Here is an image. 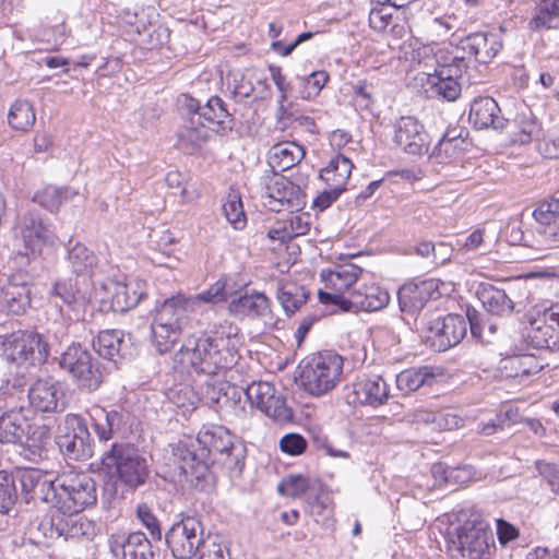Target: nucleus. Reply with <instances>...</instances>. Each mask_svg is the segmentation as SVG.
Masks as SVG:
<instances>
[{"mask_svg":"<svg viewBox=\"0 0 559 559\" xmlns=\"http://www.w3.org/2000/svg\"><path fill=\"white\" fill-rule=\"evenodd\" d=\"M236 358V353L227 347L224 338L202 335L187 340L176 354L175 361L197 373L215 376L231 368Z\"/></svg>","mask_w":559,"mask_h":559,"instance_id":"nucleus-1","label":"nucleus"},{"mask_svg":"<svg viewBox=\"0 0 559 559\" xmlns=\"http://www.w3.org/2000/svg\"><path fill=\"white\" fill-rule=\"evenodd\" d=\"M191 301L177 294L158 304L151 324L152 342L159 354L169 352L188 325Z\"/></svg>","mask_w":559,"mask_h":559,"instance_id":"nucleus-2","label":"nucleus"},{"mask_svg":"<svg viewBox=\"0 0 559 559\" xmlns=\"http://www.w3.org/2000/svg\"><path fill=\"white\" fill-rule=\"evenodd\" d=\"M344 359L333 350L318 352L305 357L298 365L300 386L313 396L324 395L341 382Z\"/></svg>","mask_w":559,"mask_h":559,"instance_id":"nucleus-3","label":"nucleus"},{"mask_svg":"<svg viewBox=\"0 0 559 559\" xmlns=\"http://www.w3.org/2000/svg\"><path fill=\"white\" fill-rule=\"evenodd\" d=\"M59 367L80 391L95 392L104 381L102 364L80 343L73 342L61 353Z\"/></svg>","mask_w":559,"mask_h":559,"instance_id":"nucleus-4","label":"nucleus"},{"mask_svg":"<svg viewBox=\"0 0 559 559\" xmlns=\"http://www.w3.org/2000/svg\"><path fill=\"white\" fill-rule=\"evenodd\" d=\"M102 463L114 469L117 480L132 490L144 485L150 475L146 459L130 443H114L104 452Z\"/></svg>","mask_w":559,"mask_h":559,"instance_id":"nucleus-5","label":"nucleus"},{"mask_svg":"<svg viewBox=\"0 0 559 559\" xmlns=\"http://www.w3.org/2000/svg\"><path fill=\"white\" fill-rule=\"evenodd\" d=\"M495 539L489 525L479 518L466 520L449 533V549L464 559H489Z\"/></svg>","mask_w":559,"mask_h":559,"instance_id":"nucleus-6","label":"nucleus"},{"mask_svg":"<svg viewBox=\"0 0 559 559\" xmlns=\"http://www.w3.org/2000/svg\"><path fill=\"white\" fill-rule=\"evenodd\" d=\"M0 356L11 364L43 365L49 356V345L36 332L17 330L0 335Z\"/></svg>","mask_w":559,"mask_h":559,"instance_id":"nucleus-7","label":"nucleus"},{"mask_svg":"<svg viewBox=\"0 0 559 559\" xmlns=\"http://www.w3.org/2000/svg\"><path fill=\"white\" fill-rule=\"evenodd\" d=\"M96 501V483L91 476L83 473L57 476V511L81 513Z\"/></svg>","mask_w":559,"mask_h":559,"instance_id":"nucleus-8","label":"nucleus"},{"mask_svg":"<svg viewBox=\"0 0 559 559\" xmlns=\"http://www.w3.org/2000/svg\"><path fill=\"white\" fill-rule=\"evenodd\" d=\"M261 198L270 211H300L306 204V194L301 186L295 185L274 170L261 177Z\"/></svg>","mask_w":559,"mask_h":559,"instance_id":"nucleus-9","label":"nucleus"},{"mask_svg":"<svg viewBox=\"0 0 559 559\" xmlns=\"http://www.w3.org/2000/svg\"><path fill=\"white\" fill-rule=\"evenodd\" d=\"M205 539L202 521L185 515L175 522L165 534V540L176 559L193 558Z\"/></svg>","mask_w":559,"mask_h":559,"instance_id":"nucleus-10","label":"nucleus"},{"mask_svg":"<svg viewBox=\"0 0 559 559\" xmlns=\"http://www.w3.org/2000/svg\"><path fill=\"white\" fill-rule=\"evenodd\" d=\"M389 293L377 284L361 285L348 293V296L321 295V302L333 305L342 311H379L388 306Z\"/></svg>","mask_w":559,"mask_h":559,"instance_id":"nucleus-11","label":"nucleus"},{"mask_svg":"<svg viewBox=\"0 0 559 559\" xmlns=\"http://www.w3.org/2000/svg\"><path fill=\"white\" fill-rule=\"evenodd\" d=\"M245 394L250 404L277 423H287L293 419V413L286 405L285 399L276 394L273 384L266 381L250 383Z\"/></svg>","mask_w":559,"mask_h":559,"instance_id":"nucleus-12","label":"nucleus"},{"mask_svg":"<svg viewBox=\"0 0 559 559\" xmlns=\"http://www.w3.org/2000/svg\"><path fill=\"white\" fill-rule=\"evenodd\" d=\"M17 254L29 259L41 251L47 241V229L39 213L28 211L24 213L13 228Z\"/></svg>","mask_w":559,"mask_h":559,"instance_id":"nucleus-13","label":"nucleus"},{"mask_svg":"<svg viewBox=\"0 0 559 559\" xmlns=\"http://www.w3.org/2000/svg\"><path fill=\"white\" fill-rule=\"evenodd\" d=\"M68 431L59 438L60 450L71 460L84 461L93 456V440L86 421L76 414L66 416Z\"/></svg>","mask_w":559,"mask_h":559,"instance_id":"nucleus-14","label":"nucleus"},{"mask_svg":"<svg viewBox=\"0 0 559 559\" xmlns=\"http://www.w3.org/2000/svg\"><path fill=\"white\" fill-rule=\"evenodd\" d=\"M29 405L35 413H62L68 405L63 384L53 379L36 380L28 389Z\"/></svg>","mask_w":559,"mask_h":559,"instance_id":"nucleus-15","label":"nucleus"},{"mask_svg":"<svg viewBox=\"0 0 559 559\" xmlns=\"http://www.w3.org/2000/svg\"><path fill=\"white\" fill-rule=\"evenodd\" d=\"M441 284L437 278L414 280L405 283L397 293L400 310L411 317L419 313L428 301L441 297Z\"/></svg>","mask_w":559,"mask_h":559,"instance_id":"nucleus-16","label":"nucleus"},{"mask_svg":"<svg viewBox=\"0 0 559 559\" xmlns=\"http://www.w3.org/2000/svg\"><path fill=\"white\" fill-rule=\"evenodd\" d=\"M110 552L116 559H154L152 542L140 532L118 530L108 537Z\"/></svg>","mask_w":559,"mask_h":559,"instance_id":"nucleus-17","label":"nucleus"},{"mask_svg":"<svg viewBox=\"0 0 559 559\" xmlns=\"http://www.w3.org/2000/svg\"><path fill=\"white\" fill-rule=\"evenodd\" d=\"M538 235L536 251L559 246V198L542 202L533 212Z\"/></svg>","mask_w":559,"mask_h":559,"instance_id":"nucleus-18","label":"nucleus"},{"mask_svg":"<svg viewBox=\"0 0 559 559\" xmlns=\"http://www.w3.org/2000/svg\"><path fill=\"white\" fill-rule=\"evenodd\" d=\"M93 429L99 441L107 442L115 437H127L133 426V416L130 412L120 409L106 411L96 407L91 415Z\"/></svg>","mask_w":559,"mask_h":559,"instance_id":"nucleus-19","label":"nucleus"},{"mask_svg":"<svg viewBox=\"0 0 559 559\" xmlns=\"http://www.w3.org/2000/svg\"><path fill=\"white\" fill-rule=\"evenodd\" d=\"M467 323L464 317L450 313L431 321L428 325L427 337L438 352H444L457 345L466 335Z\"/></svg>","mask_w":559,"mask_h":559,"instance_id":"nucleus-20","label":"nucleus"},{"mask_svg":"<svg viewBox=\"0 0 559 559\" xmlns=\"http://www.w3.org/2000/svg\"><path fill=\"white\" fill-rule=\"evenodd\" d=\"M31 305L29 276L19 271L8 276L0 287V307L9 314H22Z\"/></svg>","mask_w":559,"mask_h":559,"instance_id":"nucleus-21","label":"nucleus"},{"mask_svg":"<svg viewBox=\"0 0 559 559\" xmlns=\"http://www.w3.org/2000/svg\"><path fill=\"white\" fill-rule=\"evenodd\" d=\"M394 142L409 155H421L429 148V135L424 124L411 116L401 117L396 121Z\"/></svg>","mask_w":559,"mask_h":559,"instance_id":"nucleus-22","label":"nucleus"},{"mask_svg":"<svg viewBox=\"0 0 559 559\" xmlns=\"http://www.w3.org/2000/svg\"><path fill=\"white\" fill-rule=\"evenodd\" d=\"M390 397V386L381 376L361 378L352 383L347 394L348 403L377 408Z\"/></svg>","mask_w":559,"mask_h":559,"instance_id":"nucleus-23","label":"nucleus"},{"mask_svg":"<svg viewBox=\"0 0 559 559\" xmlns=\"http://www.w3.org/2000/svg\"><path fill=\"white\" fill-rule=\"evenodd\" d=\"M460 68H442L435 70L433 73L426 74L423 81L425 92L432 98L447 102L456 100L462 93V86L459 82Z\"/></svg>","mask_w":559,"mask_h":559,"instance_id":"nucleus-24","label":"nucleus"},{"mask_svg":"<svg viewBox=\"0 0 559 559\" xmlns=\"http://www.w3.org/2000/svg\"><path fill=\"white\" fill-rule=\"evenodd\" d=\"M103 288L112 294L110 302L112 311L120 313L134 308L147 296V284L139 278L128 283L110 282L103 285Z\"/></svg>","mask_w":559,"mask_h":559,"instance_id":"nucleus-25","label":"nucleus"},{"mask_svg":"<svg viewBox=\"0 0 559 559\" xmlns=\"http://www.w3.org/2000/svg\"><path fill=\"white\" fill-rule=\"evenodd\" d=\"M361 273L362 269L353 263L338 264L333 269L323 270L321 278L329 290H319V300L321 301V295L323 294L348 296V293L353 290L350 289L352 286Z\"/></svg>","mask_w":559,"mask_h":559,"instance_id":"nucleus-26","label":"nucleus"},{"mask_svg":"<svg viewBox=\"0 0 559 559\" xmlns=\"http://www.w3.org/2000/svg\"><path fill=\"white\" fill-rule=\"evenodd\" d=\"M464 52L479 63L490 62L502 48L499 35L488 32H477L462 38L459 44Z\"/></svg>","mask_w":559,"mask_h":559,"instance_id":"nucleus-27","label":"nucleus"},{"mask_svg":"<svg viewBox=\"0 0 559 559\" xmlns=\"http://www.w3.org/2000/svg\"><path fill=\"white\" fill-rule=\"evenodd\" d=\"M500 112L501 109L492 97H478L471 104L468 120L476 129L491 127L495 130H502L508 120Z\"/></svg>","mask_w":559,"mask_h":559,"instance_id":"nucleus-28","label":"nucleus"},{"mask_svg":"<svg viewBox=\"0 0 559 559\" xmlns=\"http://www.w3.org/2000/svg\"><path fill=\"white\" fill-rule=\"evenodd\" d=\"M204 451L198 454L193 444L180 442L174 451L175 463L188 481L203 480L209 474V466L204 460Z\"/></svg>","mask_w":559,"mask_h":559,"instance_id":"nucleus-29","label":"nucleus"},{"mask_svg":"<svg viewBox=\"0 0 559 559\" xmlns=\"http://www.w3.org/2000/svg\"><path fill=\"white\" fill-rule=\"evenodd\" d=\"M51 298L59 299L69 308L71 311L70 319L74 321L85 319L88 299L80 289L74 287L71 280L56 282L51 289Z\"/></svg>","mask_w":559,"mask_h":559,"instance_id":"nucleus-30","label":"nucleus"},{"mask_svg":"<svg viewBox=\"0 0 559 559\" xmlns=\"http://www.w3.org/2000/svg\"><path fill=\"white\" fill-rule=\"evenodd\" d=\"M197 441L202 445V451L209 454H230L234 449L229 430L219 425L203 426L198 432Z\"/></svg>","mask_w":559,"mask_h":559,"instance_id":"nucleus-31","label":"nucleus"},{"mask_svg":"<svg viewBox=\"0 0 559 559\" xmlns=\"http://www.w3.org/2000/svg\"><path fill=\"white\" fill-rule=\"evenodd\" d=\"M93 347L100 357L117 364L124 357V334L120 330L100 331L93 341Z\"/></svg>","mask_w":559,"mask_h":559,"instance_id":"nucleus-32","label":"nucleus"},{"mask_svg":"<svg viewBox=\"0 0 559 559\" xmlns=\"http://www.w3.org/2000/svg\"><path fill=\"white\" fill-rule=\"evenodd\" d=\"M200 117L215 126L217 133H226L234 128L233 114L227 108L226 103L218 96H212L202 106Z\"/></svg>","mask_w":559,"mask_h":559,"instance_id":"nucleus-33","label":"nucleus"},{"mask_svg":"<svg viewBox=\"0 0 559 559\" xmlns=\"http://www.w3.org/2000/svg\"><path fill=\"white\" fill-rule=\"evenodd\" d=\"M305 155L304 147L296 142L277 143L271 148L269 165L274 171L275 169L284 171L299 164Z\"/></svg>","mask_w":559,"mask_h":559,"instance_id":"nucleus-34","label":"nucleus"},{"mask_svg":"<svg viewBox=\"0 0 559 559\" xmlns=\"http://www.w3.org/2000/svg\"><path fill=\"white\" fill-rule=\"evenodd\" d=\"M66 260L71 273L78 276H92L98 269L96 254L82 242H76L69 248Z\"/></svg>","mask_w":559,"mask_h":559,"instance_id":"nucleus-35","label":"nucleus"},{"mask_svg":"<svg viewBox=\"0 0 559 559\" xmlns=\"http://www.w3.org/2000/svg\"><path fill=\"white\" fill-rule=\"evenodd\" d=\"M228 309L235 316L264 317L270 311V300L262 293L246 294L233 299L229 302Z\"/></svg>","mask_w":559,"mask_h":559,"instance_id":"nucleus-36","label":"nucleus"},{"mask_svg":"<svg viewBox=\"0 0 559 559\" xmlns=\"http://www.w3.org/2000/svg\"><path fill=\"white\" fill-rule=\"evenodd\" d=\"M28 423L19 411H10L0 416V442L8 444L22 443Z\"/></svg>","mask_w":559,"mask_h":559,"instance_id":"nucleus-37","label":"nucleus"},{"mask_svg":"<svg viewBox=\"0 0 559 559\" xmlns=\"http://www.w3.org/2000/svg\"><path fill=\"white\" fill-rule=\"evenodd\" d=\"M477 296L485 310L493 316H509L514 309V302L507 293L492 285L483 286Z\"/></svg>","mask_w":559,"mask_h":559,"instance_id":"nucleus-38","label":"nucleus"},{"mask_svg":"<svg viewBox=\"0 0 559 559\" xmlns=\"http://www.w3.org/2000/svg\"><path fill=\"white\" fill-rule=\"evenodd\" d=\"M353 167L354 165L349 158L342 154H337L323 169H321L320 178L328 187H334L344 191Z\"/></svg>","mask_w":559,"mask_h":559,"instance_id":"nucleus-39","label":"nucleus"},{"mask_svg":"<svg viewBox=\"0 0 559 559\" xmlns=\"http://www.w3.org/2000/svg\"><path fill=\"white\" fill-rule=\"evenodd\" d=\"M435 381L433 369L428 366L403 370L395 379L396 388L404 394L415 392L424 385L431 386Z\"/></svg>","mask_w":559,"mask_h":559,"instance_id":"nucleus-40","label":"nucleus"},{"mask_svg":"<svg viewBox=\"0 0 559 559\" xmlns=\"http://www.w3.org/2000/svg\"><path fill=\"white\" fill-rule=\"evenodd\" d=\"M447 131L444 135L432 148L429 157L437 163L444 164L455 159L462 152L466 150V141L460 134H452Z\"/></svg>","mask_w":559,"mask_h":559,"instance_id":"nucleus-41","label":"nucleus"},{"mask_svg":"<svg viewBox=\"0 0 559 559\" xmlns=\"http://www.w3.org/2000/svg\"><path fill=\"white\" fill-rule=\"evenodd\" d=\"M309 297V292L295 282H283L277 289V299L287 314L295 313Z\"/></svg>","mask_w":559,"mask_h":559,"instance_id":"nucleus-42","label":"nucleus"},{"mask_svg":"<svg viewBox=\"0 0 559 559\" xmlns=\"http://www.w3.org/2000/svg\"><path fill=\"white\" fill-rule=\"evenodd\" d=\"M533 29H549L559 26V0H540L530 21Z\"/></svg>","mask_w":559,"mask_h":559,"instance_id":"nucleus-43","label":"nucleus"},{"mask_svg":"<svg viewBox=\"0 0 559 559\" xmlns=\"http://www.w3.org/2000/svg\"><path fill=\"white\" fill-rule=\"evenodd\" d=\"M503 369L509 370L508 377L523 378L539 372L543 365L535 355L522 354L506 358Z\"/></svg>","mask_w":559,"mask_h":559,"instance_id":"nucleus-44","label":"nucleus"},{"mask_svg":"<svg viewBox=\"0 0 559 559\" xmlns=\"http://www.w3.org/2000/svg\"><path fill=\"white\" fill-rule=\"evenodd\" d=\"M59 514L56 510L49 518L32 523L28 528L29 539L34 544H49L60 538Z\"/></svg>","mask_w":559,"mask_h":559,"instance_id":"nucleus-45","label":"nucleus"},{"mask_svg":"<svg viewBox=\"0 0 559 559\" xmlns=\"http://www.w3.org/2000/svg\"><path fill=\"white\" fill-rule=\"evenodd\" d=\"M76 192L69 187L46 186L37 191L33 198L40 206L50 212L57 211L63 201L71 199Z\"/></svg>","mask_w":559,"mask_h":559,"instance_id":"nucleus-46","label":"nucleus"},{"mask_svg":"<svg viewBox=\"0 0 559 559\" xmlns=\"http://www.w3.org/2000/svg\"><path fill=\"white\" fill-rule=\"evenodd\" d=\"M523 336L535 348L549 347L550 344L558 342L557 334L546 323L537 324V316L528 317V325L525 326Z\"/></svg>","mask_w":559,"mask_h":559,"instance_id":"nucleus-47","label":"nucleus"},{"mask_svg":"<svg viewBox=\"0 0 559 559\" xmlns=\"http://www.w3.org/2000/svg\"><path fill=\"white\" fill-rule=\"evenodd\" d=\"M194 117L191 126H186L178 133V146L187 154H193L201 148L209 138V131L204 127H194Z\"/></svg>","mask_w":559,"mask_h":559,"instance_id":"nucleus-48","label":"nucleus"},{"mask_svg":"<svg viewBox=\"0 0 559 559\" xmlns=\"http://www.w3.org/2000/svg\"><path fill=\"white\" fill-rule=\"evenodd\" d=\"M10 126L19 131L29 130L36 120L33 105L27 100H16L8 115Z\"/></svg>","mask_w":559,"mask_h":559,"instance_id":"nucleus-49","label":"nucleus"},{"mask_svg":"<svg viewBox=\"0 0 559 559\" xmlns=\"http://www.w3.org/2000/svg\"><path fill=\"white\" fill-rule=\"evenodd\" d=\"M314 481L300 474H290L278 484L277 491L292 498L306 497Z\"/></svg>","mask_w":559,"mask_h":559,"instance_id":"nucleus-50","label":"nucleus"},{"mask_svg":"<svg viewBox=\"0 0 559 559\" xmlns=\"http://www.w3.org/2000/svg\"><path fill=\"white\" fill-rule=\"evenodd\" d=\"M199 559H231L228 543L218 535L207 534L198 550Z\"/></svg>","mask_w":559,"mask_h":559,"instance_id":"nucleus-51","label":"nucleus"},{"mask_svg":"<svg viewBox=\"0 0 559 559\" xmlns=\"http://www.w3.org/2000/svg\"><path fill=\"white\" fill-rule=\"evenodd\" d=\"M223 212L226 219L235 229H242L246 225V215L242 207L240 194L237 191H230L227 200L223 204Z\"/></svg>","mask_w":559,"mask_h":559,"instance_id":"nucleus-52","label":"nucleus"},{"mask_svg":"<svg viewBox=\"0 0 559 559\" xmlns=\"http://www.w3.org/2000/svg\"><path fill=\"white\" fill-rule=\"evenodd\" d=\"M29 499L40 500L56 509L57 476L53 473L46 471L44 477L38 483Z\"/></svg>","mask_w":559,"mask_h":559,"instance_id":"nucleus-53","label":"nucleus"},{"mask_svg":"<svg viewBox=\"0 0 559 559\" xmlns=\"http://www.w3.org/2000/svg\"><path fill=\"white\" fill-rule=\"evenodd\" d=\"M16 499L14 476L5 471H0V513H7L14 506Z\"/></svg>","mask_w":559,"mask_h":559,"instance_id":"nucleus-54","label":"nucleus"},{"mask_svg":"<svg viewBox=\"0 0 559 559\" xmlns=\"http://www.w3.org/2000/svg\"><path fill=\"white\" fill-rule=\"evenodd\" d=\"M136 519L148 531L151 542H160L163 537V531L160 522L146 503H140L135 510Z\"/></svg>","mask_w":559,"mask_h":559,"instance_id":"nucleus-55","label":"nucleus"},{"mask_svg":"<svg viewBox=\"0 0 559 559\" xmlns=\"http://www.w3.org/2000/svg\"><path fill=\"white\" fill-rule=\"evenodd\" d=\"M25 438L33 453L40 452L51 439L50 428L47 425L31 426L28 424Z\"/></svg>","mask_w":559,"mask_h":559,"instance_id":"nucleus-56","label":"nucleus"},{"mask_svg":"<svg viewBox=\"0 0 559 559\" xmlns=\"http://www.w3.org/2000/svg\"><path fill=\"white\" fill-rule=\"evenodd\" d=\"M329 80L325 71H314L307 79L302 80V88L299 91L300 97L311 99L318 96Z\"/></svg>","mask_w":559,"mask_h":559,"instance_id":"nucleus-57","label":"nucleus"},{"mask_svg":"<svg viewBox=\"0 0 559 559\" xmlns=\"http://www.w3.org/2000/svg\"><path fill=\"white\" fill-rule=\"evenodd\" d=\"M70 526H72V530H70L71 539H93L97 534V526L95 522L80 513H73V522Z\"/></svg>","mask_w":559,"mask_h":559,"instance_id":"nucleus-58","label":"nucleus"},{"mask_svg":"<svg viewBox=\"0 0 559 559\" xmlns=\"http://www.w3.org/2000/svg\"><path fill=\"white\" fill-rule=\"evenodd\" d=\"M46 471L39 468H26L19 473V481L22 488V492L28 498L36 489L38 483L44 477Z\"/></svg>","mask_w":559,"mask_h":559,"instance_id":"nucleus-59","label":"nucleus"},{"mask_svg":"<svg viewBox=\"0 0 559 559\" xmlns=\"http://www.w3.org/2000/svg\"><path fill=\"white\" fill-rule=\"evenodd\" d=\"M536 469L547 481L552 492L559 495V466L545 461H536Z\"/></svg>","mask_w":559,"mask_h":559,"instance_id":"nucleus-60","label":"nucleus"},{"mask_svg":"<svg viewBox=\"0 0 559 559\" xmlns=\"http://www.w3.org/2000/svg\"><path fill=\"white\" fill-rule=\"evenodd\" d=\"M280 448L289 455H299L305 452L307 441L298 433H288L280 440Z\"/></svg>","mask_w":559,"mask_h":559,"instance_id":"nucleus-61","label":"nucleus"},{"mask_svg":"<svg viewBox=\"0 0 559 559\" xmlns=\"http://www.w3.org/2000/svg\"><path fill=\"white\" fill-rule=\"evenodd\" d=\"M305 499L312 509H317L319 512L328 507V493L319 480L314 481Z\"/></svg>","mask_w":559,"mask_h":559,"instance_id":"nucleus-62","label":"nucleus"},{"mask_svg":"<svg viewBox=\"0 0 559 559\" xmlns=\"http://www.w3.org/2000/svg\"><path fill=\"white\" fill-rule=\"evenodd\" d=\"M436 60L437 67L435 70H441L442 68H460V75H462L467 68V62L464 57L450 56L441 50L436 53Z\"/></svg>","mask_w":559,"mask_h":559,"instance_id":"nucleus-63","label":"nucleus"},{"mask_svg":"<svg viewBox=\"0 0 559 559\" xmlns=\"http://www.w3.org/2000/svg\"><path fill=\"white\" fill-rule=\"evenodd\" d=\"M540 323H546L557 334V341L559 342V305H554L543 312H538L537 324Z\"/></svg>","mask_w":559,"mask_h":559,"instance_id":"nucleus-64","label":"nucleus"}]
</instances>
